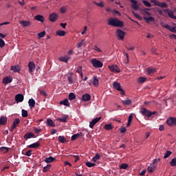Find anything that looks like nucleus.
<instances>
[{
    "mask_svg": "<svg viewBox=\"0 0 176 176\" xmlns=\"http://www.w3.org/2000/svg\"><path fill=\"white\" fill-rule=\"evenodd\" d=\"M170 164L172 167H175L176 166V157L171 160Z\"/></svg>",
    "mask_w": 176,
    "mask_h": 176,
    "instance_id": "obj_47",
    "label": "nucleus"
},
{
    "mask_svg": "<svg viewBox=\"0 0 176 176\" xmlns=\"http://www.w3.org/2000/svg\"><path fill=\"white\" fill-rule=\"evenodd\" d=\"M57 19H58V14L53 12L52 14H50L49 20L52 23H54V21H57Z\"/></svg>",
    "mask_w": 176,
    "mask_h": 176,
    "instance_id": "obj_11",
    "label": "nucleus"
},
{
    "mask_svg": "<svg viewBox=\"0 0 176 176\" xmlns=\"http://www.w3.org/2000/svg\"><path fill=\"white\" fill-rule=\"evenodd\" d=\"M54 160H56L55 157H46L44 161L45 162V163H52V162H54Z\"/></svg>",
    "mask_w": 176,
    "mask_h": 176,
    "instance_id": "obj_29",
    "label": "nucleus"
},
{
    "mask_svg": "<svg viewBox=\"0 0 176 176\" xmlns=\"http://www.w3.org/2000/svg\"><path fill=\"white\" fill-rule=\"evenodd\" d=\"M76 98V96L75 95V94L72 92L69 94V100H70V101H72V100H75Z\"/></svg>",
    "mask_w": 176,
    "mask_h": 176,
    "instance_id": "obj_41",
    "label": "nucleus"
},
{
    "mask_svg": "<svg viewBox=\"0 0 176 176\" xmlns=\"http://www.w3.org/2000/svg\"><path fill=\"white\" fill-rule=\"evenodd\" d=\"M15 101L16 102H23L24 101V96L21 94H18L15 96Z\"/></svg>",
    "mask_w": 176,
    "mask_h": 176,
    "instance_id": "obj_12",
    "label": "nucleus"
},
{
    "mask_svg": "<svg viewBox=\"0 0 176 176\" xmlns=\"http://www.w3.org/2000/svg\"><path fill=\"white\" fill-rule=\"evenodd\" d=\"M20 124V119L19 118H15L12 122V126L14 127H17Z\"/></svg>",
    "mask_w": 176,
    "mask_h": 176,
    "instance_id": "obj_26",
    "label": "nucleus"
},
{
    "mask_svg": "<svg viewBox=\"0 0 176 176\" xmlns=\"http://www.w3.org/2000/svg\"><path fill=\"white\" fill-rule=\"evenodd\" d=\"M22 118H27L28 116V111L27 110L22 109Z\"/></svg>",
    "mask_w": 176,
    "mask_h": 176,
    "instance_id": "obj_48",
    "label": "nucleus"
},
{
    "mask_svg": "<svg viewBox=\"0 0 176 176\" xmlns=\"http://www.w3.org/2000/svg\"><path fill=\"white\" fill-rule=\"evenodd\" d=\"M52 165L47 164L46 166L43 168V173H47L50 170Z\"/></svg>",
    "mask_w": 176,
    "mask_h": 176,
    "instance_id": "obj_35",
    "label": "nucleus"
},
{
    "mask_svg": "<svg viewBox=\"0 0 176 176\" xmlns=\"http://www.w3.org/2000/svg\"><path fill=\"white\" fill-rule=\"evenodd\" d=\"M101 120V117L96 118L89 122V127L93 129L98 122Z\"/></svg>",
    "mask_w": 176,
    "mask_h": 176,
    "instance_id": "obj_10",
    "label": "nucleus"
},
{
    "mask_svg": "<svg viewBox=\"0 0 176 176\" xmlns=\"http://www.w3.org/2000/svg\"><path fill=\"white\" fill-rule=\"evenodd\" d=\"M160 162V159H155L153 161V163L149 165V166L147 168V171L148 173H153L155 170H156V167H157V163Z\"/></svg>",
    "mask_w": 176,
    "mask_h": 176,
    "instance_id": "obj_2",
    "label": "nucleus"
},
{
    "mask_svg": "<svg viewBox=\"0 0 176 176\" xmlns=\"http://www.w3.org/2000/svg\"><path fill=\"white\" fill-rule=\"evenodd\" d=\"M133 120V113L130 114L128 118V122H131Z\"/></svg>",
    "mask_w": 176,
    "mask_h": 176,
    "instance_id": "obj_62",
    "label": "nucleus"
},
{
    "mask_svg": "<svg viewBox=\"0 0 176 176\" xmlns=\"http://www.w3.org/2000/svg\"><path fill=\"white\" fill-rule=\"evenodd\" d=\"M29 72L32 73L35 71V63L32 61H30L28 64Z\"/></svg>",
    "mask_w": 176,
    "mask_h": 176,
    "instance_id": "obj_14",
    "label": "nucleus"
},
{
    "mask_svg": "<svg viewBox=\"0 0 176 176\" xmlns=\"http://www.w3.org/2000/svg\"><path fill=\"white\" fill-rule=\"evenodd\" d=\"M169 31H170V32H176V27L170 28Z\"/></svg>",
    "mask_w": 176,
    "mask_h": 176,
    "instance_id": "obj_61",
    "label": "nucleus"
},
{
    "mask_svg": "<svg viewBox=\"0 0 176 176\" xmlns=\"http://www.w3.org/2000/svg\"><path fill=\"white\" fill-rule=\"evenodd\" d=\"M93 50H95L96 52H97L98 53H101V52H102V50H101L100 48H98V47H97V45H94L93 47Z\"/></svg>",
    "mask_w": 176,
    "mask_h": 176,
    "instance_id": "obj_51",
    "label": "nucleus"
},
{
    "mask_svg": "<svg viewBox=\"0 0 176 176\" xmlns=\"http://www.w3.org/2000/svg\"><path fill=\"white\" fill-rule=\"evenodd\" d=\"M0 152H2V153H8L9 152V148L2 146L0 148Z\"/></svg>",
    "mask_w": 176,
    "mask_h": 176,
    "instance_id": "obj_33",
    "label": "nucleus"
},
{
    "mask_svg": "<svg viewBox=\"0 0 176 176\" xmlns=\"http://www.w3.org/2000/svg\"><path fill=\"white\" fill-rule=\"evenodd\" d=\"M94 68H102L104 63L96 58H94L90 61Z\"/></svg>",
    "mask_w": 176,
    "mask_h": 176,
    "instance_id": "obj_3",
    "label": "nucleus"
},
{
    "mask_svg": "<svg viewBox=\"0 0 176 176\" xmlns=\"http://www.w3.org/2000/svg\"><path fill=\"white\" fill-rule=\"evenodd\" d=\"M40 94H41V96H43L44 97H47V93H46V91L44 90H41Z\"/></svg>",
    "mask_w": 176,
    "mask_h": 176,
    "instance_id": "obj_52",
    "label": "nucleus"
},
{
    "mask_svg": "<svg viewBox=\"0 0 176 176\" xmlns=\"http://www.w3.org/2000/svg\"><path fill=\"white\" fill-rule=\"evenodd\" d=\"M82 101H89V94H85L82 96Z\"/></svg>",
    "mask_w": 176,
    "mask_h": 176,
    "instance_id": "obj_39",
    "label": "nucleus"
},
{
    "mask_svg": "<svg viewBox=\"0 0 176 176\" xmlns=\"http://www.w3.org/2000/svg\"><path fill=\"white\" fill-rule=\"evenodd\" d=\"M82 135V133H76L72 136V141H75V140H78L79 137Z\"/></svg>",
    "mask_w": 176,
    "mask_h": 176,
    "instance_id": "obj_31",
    "label": "nucleus"
},
{
    "mask_svg": "<svg viewBox=\"0 0 176 176\" xmlns=\"http://www.w3.org/2000/svg\"><path fill=\"white\" fill-rule=\"evenodd\" d=\"M131 7L134 10H138L140 9V6H138V1L136 0H131Z\"/></svg>",
    "mask_w": 176,
    "mask_h": 176,
    "instance_id": "obj_15",
    "label": "nucleus"
},
{
    "mask_svg": "<svg viewBox=\"0 0 176 176\" xmlns=\"http://www.w3.org/2000/svg\"><path fill=\"white\" fill-rule=\"evenodd\" d=\"M28 104H29V107H30V108H34V107H35V100H34V99H30L29 100H28Z\"/></svg>",
    "mask_w": 176,
    "mask_h": 176,
    "instance_id": "obj_28",
    "label": "nucleus"
},
{
    "mask_svg": "<svg viewBox=\"0 0 176 176\" xmlns=\"http://www.w3.org/2000/svg\"><path fill=\"white\" fill-rule=\"evenodd\" d=\"M133 14L135 17H136V19H138L139 20H141V16H140V14L134 12V11H133Z\"/></svg>",
    "mask_w": 176,
    "mask_h": 176,
    "instance_id": "obj_54",
    "label": "nucleus"
},
{
    "mask_svg": "<svg viewBox=\"0 0 176 176\" xmlns=\"http://www.w3.org/2000/svg\"><path fill=\"white\" fill-rule=\"evenodd\" d=\"M71 57L68 55H65V56H61L58 58L59 61H62L63 63H68V60H69Z\"/></svg>",
    "mask_w": 176,
    "mask_h": 176,
    "instance_id": "obj_20",
    "label": "nucleus"
},
{
    "mask_svg": "<svg viewBox=\"0 0 176 176\" xmlns=\"http://www.w3.org/2000/svg\"><path fill=\"white\" fill-rule=\"evenodd\" d=\"M127 129H126V127H122L120 129V133H124Z\"/></svg>",
    "mask_w": 176,
    "mask_h": 176,
    "instance_id": "obj_63",
    "label": "nucleus"
},
{
    "mask_svg": "<svg viewBox=\"0 0 176 176\" xmlns=\"http://www.w3.org/2000/svg\"><path fill=\"white\" fill-rule=\"evenodd\" d=\"M144 20H145L146 23H149V21H155L153 16H144Z\"/></svg>",
    "mask_w": 176,
    "mask_h": 176,
    "instance_id": "obj_32",
    "label": "nucleus"
},
{
    "mask_svg": "<svg viewBox=\"0 0 176 176\" xmlns=\"http://www.w3.org/2000/svg\"><path fill=\"white\" fill-rule=\"evenodd\" d=\"M67 80L69 81V82L70 83V85H72V83H74V79H72V76H69L67 78Z\"/></svg>",
    "mask_w": 176,
    "mask_h": 176,
    "instance_id": "obj_60",
    "label": "nucleus"
},
{
    "mask_svg": "<svg viewBox=\"0 0 176 176\" xmlns=\"http://www.w3.org/2000/svg\"><path fill=\"white\" fill-rule=\"evenodd\" d=\"M162 27L164 28H166L167 30H169L171 28V26H169L168 25H164L163 23H161Z\"/></svg>",
    "mask_w": 176,
    "mask_h": 176,
    "instance_id": "obj_53",
    "label": "nucleus"
},
{
    "mask_svg": "<svg viewBox=\"0 0 176 176\" xmlns=\"http://www.w3.org/2000/svg\"><path fill=\"white\" fill-rule=\"evenodd\" d=\"M47 125L51 126L52 127H56V125L54 124V122L52 120V119H47Z\"/></svg>",
    "mask_w": 176,
    "mask_h": 176,
    "instance_id": "obj_27",
    "label": "nucleus"
},
{
    "mask_svg": "<svg viewBox=\"0 0 176 176\" xmlns=\"http://www.w3.org/2000/svg\"><path fill=\"white\" fill-rule=\"evenodd\" d=\"M146 72L148 75H153V74L156 72V69L153 67H148L146 69Z\"/></svg>",
    "mask_w": 176,
    "mask_h": 176,
    "instance_id": "obj_23",
    "label": "nucleus"
},
{
    "mask_svg": "<svg viewBox=\"0 0 176 176\" xmlns=\"http://www.w3.org/2000/svg\"><path fill=\"white\" fill-rule=\"evenodd\" d=\"M100 154L96 153V155L93 157L92 162H97V160H100Z\"/></svg>",
    "mask_w": 176,
    "mask_h": 176,
    "instance_id": "obj_44",
    "label": "nucleus"
},
{
    "mask_svg": "<svg viewBox=\"0 0 176 176\" xmlns=\"http://www.w3.org/2000/svg\"><path fill=\"white\" fill-rule=\"evenodd\" d=\"M142 3H144V5L145 6H146L147 8H152V4H151V3H149V1H146V0H142Z\"/></svg>",
    "mask_w": 176,
    "mask_h": 176,
    "instance_id": "obj_38",
    "label": "nucleus"
},
{
    "mask_svg": "<svg viewBox=\"0 0 176 176\" xmlns=\"http://www.w3.org/2000/svg\"><path fill=\"white\" fill-rule=\"evenodd\" d=\"M39 146H41V143H39V142H36L28 146V148H30V149H35L36 148H39Z\"/></svg>",
    "mask_w": 176,
    "mask_h": 176,
    "instance_id": "obj_17",
    "label": "nucleus"
},
{
    "mask_svg": "<svg viewBox=\"0 0 176 176\" xmlns=\"http://www.w3.org/2000/svg\"><path fill=\"white\" fill-rule=\"evenodd\" d=\"M146 14V16H151L152 14L148 11H144V16H145Z\"/></svg>",
    "mask_w": 176,
    "mask_h": 176,
    "instance_id": "obj_64",
    "label": "nucleus"
},
{
    "mask_svg": "<svg viewBox=\"0 0 176 176\" xmlns=\"http://www.w3.org/2000/svg\"><path fill=\"white\" fill-rule=\"evenodd\" d=\"M138 83H145L146 82V78L145 77H139L138 78Z\"/></svg>",
    "mask_w": 176,
    "mask_h": 176,
    "instance_id": "obj_37",
    "label": "nucleus"
},
{
    "mask_svg": "<svg viewBox=\"0 0 176 176\" xmlns=\"http://www.w3.org/2000/svg\"><path fill=\"white\" fill-rule=\"evenodd\" d=\"M107 24L113 27H123L124 25L123 23L116 18L109 19Z\"/></svg>",
    "mask_w": 176,
    "mask_h": 176,
    "instance_id": "obj_1",
    "label": "nucleus"
},
{
    "mask_svg": "<svg viewBox=\"0 0 176 176\" xmlns=\"http://www.w3.org/2000/svg\"><path fill=\"white\" fill-rule=\"evenodd\" d=\"M128 168H129V164H122L120 166V168L121 170H127Z\"/></svg>",
    "mask_w": 176,
    "mask_h": 176,
    "instance_id": "obj_45",
    "label": "nucleus"
},
{
    "mask_svg": "<svg viewBox=\"0 0 176 176\" xmlns=\"http://www.w3.org/2000/svg\"><path fill=\"white\" fill-rule=\"evenodd\" d=\"M108 68L111 72H116V74H119V72H120V69L116 65H109Z\"/></svg>",
    "mask_w": 176,
    "mask_h": 176,
    "instance_id": "obj_8",
    "label": "nucleus"
},
{
    "mask_svg": "<svg viewBox=\"0 0 176 176\" xmlns=\"http://www.w3.org/2000/svg\"><path fill=\"white\" fill-rule=\"evenodd\" d=\"M60 105H65V107H69V101L68 99H64L63 101L60 102Z\"/></svg>",
    "mask_w": 176,
    "mask_h": 176,
    "instance_id": "obj_30",
    "label": "nucleus"
},
{
    "mask_svg": "<svg viewBox=\"0 0 176 176\" xmlns=\"http://www.w3.org/2000/svg\"><path fill=\"white\" fill-rule=\"evenodd\" d=\"M5 46V41L3 39L0 38V47H3Z\"/></svg>",
    "mask_w": 176,
    "mask_h": 176,
    "instance_id": "obj_55",
    "label": "nucleus"
},
{
    "mask_svg": "<svg viewBox=\"0 0 176 176\" xmlns=\"http://www.w3.org/2000/svg\"><path fill=\"white\" fill-rule=\"evenodd\" d=\"M116 35L118 39L120 41H124V35H126V33L123 30L120 29L117 30Z\"/></svg>",
    "mask_w": 176,
    "mask_h": 176,
    "instance_id": "obj_6",
    "label": "nucleus"
},
{
    "mask_svg": "<svg viewBox=\"0 0 176 176\" xmlns=\"http://www.w3.org/2000/svg\"><path fill=\"white\" fill-rule=\"evenodd\" d=\"M19 24L23 27H30L31 25V22L30 21H21Z\"/></svg>",
    "mask_w": 176,
    "mask_h": 176,
    "instance_id": "obj_21",
    "label": "nucleus"
},
{
    "mask_svg": "<svg viewBox=\"0 0 176 176\" xmlns=\"http://www.w3.org/2000/svg\"><path fill=\"white\" fill-rule=\"evenodd\" d=\"M34 131L36 134H39L42 131V129H39L38 128H34Z\"/></svg>",
    "mask_w": 176,
    "mask_h": 176,
    "instance_id": "obj_56",
    "label": "nucleus"
},
{
    "mask_svg": "<svg viewBox=\"0 0 176 176\" xmlns=\"http://www.w3.org/2000/svg\"><path fill=\"white\" fill-rule=\"evenodd\" d=\"M122 104L124 105H131V103L133 102L131 100H125L122 101Z\"/></svg>",
    "mask_w": 176,
    "mask_h": 176,
    "instance_id": "obj_40",
    "label": "nucleus"
},
{
    "mask_svg": "<svg viewBox=\"0 0 176 176\" xmlns=\"http://www.w3.org/2000/svg\"><path fill=\"white\" fill-rule=\"evenodd\" d=\"M21 70V69L19 65H13L11 67V71H13V72H20Z\"/></svg>",
    "mask_w": 176,
    "mask_h": 176,
    "instance_id": "obj_24",
    "label": "nucleus"
},
{
    "mask_svg": "<svg viewBox=\"0 0 176 176\" xmlns=\"http://www.w3.org/2000/svg\"><path fill=\"white\" fill-rule=\"evenodd\" d=\"M91 82L92 85L95 86V87H98V85H100V82L98 81V78L97 77H94L91 80Z\"/></svg>",
    "mask_w": 176,
    "mask_h": 176,
    "instance_id": "obj_18",
    "label": "nucleus"
},
{
    "mask_svg": "<svg viewBox=\"0 0 176 176\" xmlns=\"http://www.w3.org/2000/svg\"><path fill=\"white\" fill-rule=\"evenodd\" d=\"M95 5H97V6H99L100 8H104V2H100V3H95Z\"/></svg>",
    "mask_w": 176,
    "mask_h": 176,
    "instance_id": "obj_57",
    "label": "nucleus"
},
{
    "mask_svg": "<svg viewBox=\"0 0 176 176\" xmlns=\"http://www.w3.org/2000/svg\"><path fill=\"white\" fill-rule=\"evenodd\" d=\"M45 35H46L45 31L41 32L40 33L38 34V36L39 38H43V36H45Z\"/></svg>",
    "mask_w": 176,
    "mask_h": 176,
    "instance_id": "obj_50",
    "label": "nucleus"
},
{
    "mask_svg": "<svg viewBox=\"0 0 176 176\" xmlns=\"http://www.w3.org/2000/svg\"><path fill=\"white\" fill-rule=\"evenodd\" d=\"M78 74H80L81 78H83V73L82 72V66H79L76 70Z\"/></svg>",
    "mask_w": 176,
    "mask_h": 176,
    "instance_id": "obj_46",
    "label": "nucleus"
},
{
    "mask_svg": "<svg viewBox=\"0 0 176 176\" xmlns=\"http://www.w3.org/2000/svg\"><path fill=\"white\" fill-rule=\"evenodd\" d=\"M31 155H32V150H29L25 153V156H31Z\"/></svg>",
    "mask_w": 176,
    "mask_h": 176,
    "instance_id": "obj_59",
    "label": "nucleus"
},
{
    "mask_svg": "<svg viewBox=\"0 0 176 176\" xmlns=\"http://www.w3.org/2000/svg\"><path fill=\"white\" fill-rule=\"evenodd\" d=\"M173 155V152L170 151H166V153L164 154V159H167V157H169Z\"/></svg>",
    "mask_w": 176,
    "mask_h": 176,
    "instance_id": "obj_42",
    "label": "nucleus"
},
{
    "mask_svg": "<svg viewBox=\"0 0 176 176\" xmlns=\"http://www.w3.org/2000/svg\"><path fill=\"white\" fill-rule=\"evenodd\" d=\"M140 113H142L143 116H146V118H151V111L146 108H142Z\"/></svg>",
    "mask_w": 176,
    "mask_h": 176,
    "instance_id": "obj_9",
    "label": "nucleus"
},
{
    "mask_svg": "<svg viewBox=\"0 0 176 176\" xmlns=\"http://www.w3.org/2000/svg\"><path fill=\"white\" fill-rule=\"evenodd\" d=\"M23 138L25 140H30V138H35V135L31 132H28L24 135Z\"/></svg>",
    "mask_w": 176,
    "mask_h": 176,
    "instance_id": "obj_16",
    "label": "nucleus"
},
{
    "mask_svg": "<svg viewBox=\"0 0 176 176\" xmlns=\"http://www.w3.org/2000/svg\"><path fill=\"white\" fill-rule=\"evenodd\" d=\"M68 116H64L62 118H58V120H59V122H62V123H67V119Z\"/></svg>",
    "mask_w": 176,
    "mask_h": 176,
    "instance_id": "obj_36",
    "label": "nucleus"
},
{
    "mask_svg": "<svg viewBox=\"0 0 176 176\" xmlns=\"http://www.w3.org/2000/svg\"><path fill=\"white\" fill-rule=\"evenodd\" d=\"M113 87L118 90V91H120L121 96H124V90L122 89V86L120 85V83L118 82H114L113 83Z\"/></svg>",
    "mask_w": 176,
    "mask_h": 176,
    "instance_id": "obj_5",
    "label": "nucleus"
},
{
    "mask_svg": "<svg viewBox=\"0 0 176 176\" xmlns=\"http://www.w3.org/2000/svg\"><path fill=\"white\" fill-rule=\"evenodd\" d=\"M56 35H58V36H65V31L58 30L56 31Z\"/></svg>",
    "mask_w": 176,
    "mask_h": 176,
    "instance_id": "obj_34",
    "label": "nucleus"
},
{
    "mask_svg": "<svg viewBox=\"0 0 176 176\" xmlns=\"http://www.w3.org/2000/svg\"><path fill=\"white\" fill-rule=\"evenodd\" d=\"M150 2L153 3L154 6H159L160 8H168V6L165 2L161 3L157 0H150Z\"/></svg>",
    "mask_w": 176,
    "mask_h": 176,
    "instance_id": "obj_4",
    "label": "nucleus"
},
{
    "mask_svg": "<svg viewBox=\"0 0 176 176\" xmlns=\"http://www.w3.org/2000/svg\"><path fill=\"white\" fill-rule=\"evenodd\" d=\"M166 124L170 126H176V118L175 117L168 118V119L166 120Z\"/></svg>",
    "mask_w": 176,
    "mask_h": 176,
    "instance_id": "obj_7",
    "label": "nucleus"
},
{
    "mask_svg": "<svg viewBox=\"0 0 176 176\" xmlns=\"http://www.w3.org/2000/svg\"><path fill=\"white\" fill-rule=\"evenodd\" d=\"M13 82V78L10 76H6L3 79V85H9V83H12Z\"/></svg>",
    "mask_w": 176,
    "mask_h": 176,
    "instance_id": "obj_13",
    "label": "nucleus"
},
{
    "mask_svg": "<svg viewBox=\"0 0 176 176\" xmlns=\"http://www.w3.org/2000/svg\"><path fill=\"white\" fill-rule=\"evenodd\" d=\"M35 20L40 21L41 23H43V21H45V17L41 14H38L35 16Z\"/></svg>",
    "mask_w": 176,
    "mask_h": 176,
    "instance_id": "obj_25",
    "label": "nucleus"
},
{
    "mask_svg": "<svg viewBox=\"0 0 176 176\" xmlns=\"http://www.w3.org/2000/svg\"><path fill=\"white\" fill-rule=\"evenodd\" d=\"M58 141L59 142H61V144H64V142H65V141L67 140H65V138L64 136H59Z\"/></svg>",
    "mask_w": 176,
    "mask_h": 176,
    "instance_id": "obj_49",
    "label": "nucleus"
},
{
    "mask_svg": "<svg viewBox=\"0 0 176 176\" xmlns=\"http://www.w3.org/2000/svg\"><path fill=\"white\" fill-rule=\"evenodd\" d=\"M60 13H65L67 12V8L65 7H61L60 9Z\"/></svg>",
    "mask_w": 176,
    "mask_h": 176,
    "instance_id": "obj_58",
    "label": "nucleus"
},
{
    "mask_svg": "<svg viewBox=\"0 0 176 176\" xmlns=\"http://www.w3.org/2000/svg\"><path fill=\"white\" fill-rule=\"evenodd\" d=\"M104 128L105 130H112V129H113V126L111 124H107L104 125Z\"/></svg>",
    "mask_w": 176,
    "mask_h": 176,
    "instance_id": "obj_43",
    "label": "nucleus"
},
{
    "mask_svg": "<svg viewBox=\"0 0 176 176\" xmlns=\"http://www.w3.org/2000/svg\"><path fill=\"white\" fill-rule=\"evenodd\" d=\"M163 12H164L165 13H168V15L169 16V17L170 19H173V17L175 16L174 15V12L170 11V10L168 9H166V10H163Z\"/></svg>",
    "mask_w": 176,
    "mask_h": 176,
    "instance_id": "obj_22",
    "label": "nucleus"
},
{
    "mask_svg": "<svg viewBox=\"0 0 176 176\" xmlns=\"http://www.w3.org/2000/svg\"><path fill=\"white\" fill-rule=\"evenodd\" d=\"M8 123V118L5 116H1L0 118V126H5Z\"/></svg>",
    "mask_w": 176,
    "mask_h": 176,
    "instance_id": "obj_19",
    "label": "nucleus"
}]
</instances>
